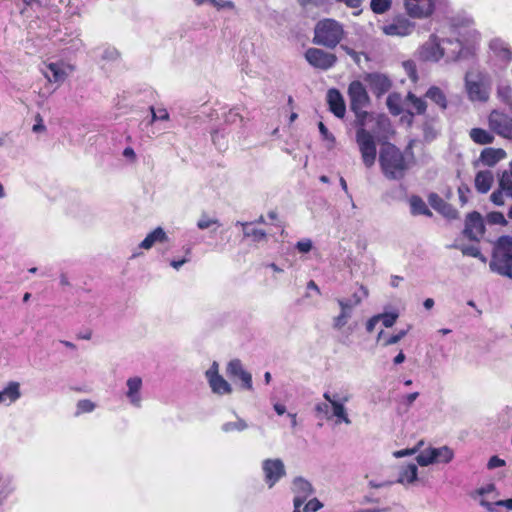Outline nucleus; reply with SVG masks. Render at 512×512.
Segmentation results:
<instances>
[{
    "instance_id": "nucleus-1",
    "label": "nucleus",
    "mask_w": 512,
    "mask_h": 512,
    "mask_svg": "<svg viewBox=\"0 0 512 512\" xmlns=\"http://www.w3.org/2000/svg\"><path fill=\"white\" fill-rule=\"evenodd\" d=\"M414 140H410L405 152L391 143L385 144L379 154V163L383 175L389 180H401L405 177L414 159Z\"/></svg>"
},
{
    "instance_id": "nucleus-2",
    "label": "nucleus",
    "mask_w": 512,
    "mask_h": 512,
    "mask_svg": "<svg viewBox=\"0 0 512 512\" xmlns=\"http://www.w3.org/2000/svg\"><path fill=\"white\" fill-rule=\"evenodd\" d=\"M344 36L345 30L340 22L332 18H325L316 23L312 42L315 45L333 49L343 40Z\"/></svg>"
},
{
    "instance_id": "nucleus-3",
    "label": "nucleus",
    "mask_w": 512,
    "mask_h": 512,
    "mask_svg": "<svg viewBox=\"0 0 512 512\" xmlns=\"http://www.w3.org/2000/svg\"><path fill=\"white\" fill-rule=\"evenodd\" d=\"M490 269L499 275L512 278V236H501L495 242Z\"/></svg>"
},
{
    "instance_id": "nucleus-4",
    "label": "nucleus",
    "mask_w": 512,
    "mask_h": 512,
    "mask_svg": "<svg viewBox=\"0 0 512 512\" xmlns=\"http://www.w3.org/2000/svg\"><path fill=\"white\" fill-rule=\"evenodd\" d=\"M348 96L350 109L356 117L354 125L365 126L369 114L364 108L368 106L370 99L364 85L360 81L351 82L348 87Z\"/></svg>"
},
{
    "instance_id": "nucleus-5",
    "label": "nucleus",
    "mask_w": 512,
    "mask_h": 512,
    "mask_svg": "<svg viewBox=\"0 0 512 512\" xmlns=\"http://www.w3.org/2000/svg\"><path fill=\"white\" fill-rule=\"evenodd\" d=\"M356 142L359 147L362 161L367 168H371L376 161L377 147L373 135L365 129V126H355Z\"/></svg>"
},
{
    "instance_id": "nucleus-6",
    "label": "nucleus",
    "mask_w": 512,
    "mask_h": 512,
    "mask_svg": "<svg viewBox=\"0 0 512 512\" xmlns=\"http://www.w3.org/2000/svg\"><path fill=\"white\" fill-rule=\"evenodd\" d=\"M454 457V452L448 446L440 448H427L421 451L417 457V463L422 466H428L433 463H449Z\"/></svg>"
},
{
    "instance_id": "nucleus-7",
    "label": "nucleus",
    "mask_w": 512,
    "mask_h": 512,
    "mask_svg": "<svg viewBox=\"0 0 512 512\" xmlns=\"http://www.w3.org/2000/svg\"><path fill=\"white\" fill-rule=\"evenodd\" d=\"M304 57L312 67L324 71L332 68L337 62L335 54L314 47L308 48Z\"/></svg>"
},
{
    "instance_id": "nucleus-8",
    "label": "nucleus",
    "mask_w": 512,
    "mask_h": 512,
    "mask_svg": "<svg viewBox=\"0 0 512 512\" xmlns=\"http://www.w3.org/2000/svg\"><path fill=\"white\" fill-rule=\"evenodd\" d=\"M463 235L470 241L479 242L485 234V223L478 211L468 213L464 221Z\"/></svg>"
},
{
    "instance_id": "nucleus-9",
    "label": "nucleus",
    "mask_w": 512,
    "mask_h": 512,
    "mask_svg": "<svg viewBox=\"0 0 512 512\" xmlns=\"http://www.w3.org/2000/svg\"><path fill=\"white\" fill-rule=\"evenodd\" d=\"M489 127L500 136L512 138V117L508 114L493 110L488 116Z\"/></svg>"
},
{
    "instance_id": "nucleus-10",
    "label": "nucleus",
    "mask_w": 512,
    "mask_h": 512,
    "mask_svg": "<svg viewBox=\"0 0 512 512\" xmlns=\"http://www.w3.org/2000/svg\"><path fill=\"white\" fill-rule=\"evenodd\" d=\"M227 376L233 381L239 379L241 381V388L251 391L253 389L252 375L246 371L239 359L231 360L226 368Z\"/></svg>"
},
{
    "instance_id": "nucleus-11",
    "label": "nucleus",
    "mask_w": 512,
    "mask_h": 512,
    "mask_svg": "<svg viewBox=\"0 0 512 512\" xmlns=\"http://www.w3.org/2000/svg\"><path fill=\"white\" fill-rule=\"evenodd\" d=\"M414 23L403 16L395 17L390 23L382 28L383 33L388 36H407L414 30Z\"/></svg>"
},
{
    "instance_id": "nucleus-12",
    "label": "nucleus",
    "mask_w": 512,
    "mask_h": 512,
    "mask_svg": "<svg viewBox=\"0 0 512 512\" xmlns=\"http://www.w3.org/2000/svg\"><path fill=\"white\" fill-rule=\"evenodd\" d=\"M265 481L273 487L285 475L284 464L280 459H267L263 462Z\"/></svg>"
},
{
    "instance_id": "nucleus-13",
    "label": "nucleus",
    "mask_w": 512,
    "mask_h": 512,
    "mask_svg": "<svg viewBox=\"0 0 512 512\" xmlns=\"http://www.w3.org/2000/svg\"><path fill=\"white\" fill-rule=\"evenodd\" d=\"M405 8L411 17H427L434 11V0H405Z\"/></svg>"
},
{
    "instance_id": "nucleus-14",
    "label": "nucleus",
    "mask_w": 512,
    "mask_h": 512,
    "mask_svg": "<svg viewBox=\"0 0 512 512\" xmlns=\"http://www.w3.org/2000/svg\"><path fill=\"white\" fill-rule=\"evenodd\" d=\"M206 376L212 391L216 394H230L232 392L231 385L218 373V365L214 363L206 372Z\"/></svg>"
},
{
    "instance_id": "nucleus-15",
    "label": "nucleus",
    "mask_w": 512,
    "mask_h": 512,
    "mask_svg": "<svg viewBox=\"0 0 512 512\" xmlns=\"http://www.w3.org/2000/svg\"><path fill=\"white\" fill-rule=\"evenodd\" d=\"M324 399L332 406V417H336L338 422L350 424V419L346 413L344 403L348 401V397H339L337 394L331 395L329 392L323 394Z\"/></svg>"
},
{
    "instance_id": "nucleus-16",
    "label": "nucleus",
    "mask_w": 512,
    "mask_h": 512,
    "mask_svg": "<svg viewBox=\"0 0 512 512\" xmlns=\"http://www.w3.org/2000/svg\"><path fill=\"white\" fill-rule=\"evenodd\" d=\"M428 202L433 209L442 214L444 217L448 219L458 218V211L437 193H430L428 195Z\"/></svg>"
},
{
    "instance_id": "nucleus-17",
    "label": "nucleus",
    "mask_w": 512,
    "mask_h": 512,
    "mask_svg": "<svg viewBox=\"0 0 512 512\" xmlns=\"http://www.w3.org/2000/svg\"><path fill=\"white\" fill-rule=\"evenodd\" d=\"M293 491L295 493L293 500L294 507L300 508L307 498L313 493V487L307 480L303 478H296L293 482Z\"/></svg>"
},
{
    "instance_id": "nucleus-18",
    "label": "nucleus",
    "mask_w": 512,
    "mask_h": 512,
    "mask_svg": "<svg viewBox=\"0 0 512 512\" xmlns=\"http://www.w3.org/2000/svg\"><path fill=\"white\" fill-rule=\"evenodd\" d=\"M329 110L338 118H343L346 113V106L341 93L335 89H329L327 93Z\"/></svg>"
},
{
    "instance_id": "nucleus-19",
    "label": "nucleus",
    "mask_w": 512,
    "mask_h": 512,
    "mask_svg": "<svg viewBox=\"0 0 512 512\" xmlns=\"http://www.w3.org/2000/svg\"><path fill=\"white\" fill-rule=\"evenodd\" d=\"M407 108V113L411 116L424 115L427 111V102L424 98L418 97L413 92L409 91L404 100Z\"/></svg>"
},
{
    "instance_id": "nucleus-20",
    "label": "nucleus",
    "mask_w": 512,
    "mask_h": 512,
    "mask_svg": "<svg viewBox=\"0 0 512 512\" xmlns=\"http://www.w3.org/2000/svg\"><path fill=\"white\" fill-rule=\"evenodd\" d=\"M368 81L372 91L378 96L387 93L392 87L391 80L383 74H370L368 76Z\"/></svg>"
},
{
    "instance_id": "nucleus-21",
    "label": "nucleus",
    "mask_w": 512,
    "mask_h": 512,
    "mask_svg": "<svg viewBox=\"0 0 512 512\" xmlns=\"http://www.w3.org/2000/svg\"><path fill=\"white\" fill-rule=\"evenodd\" d=\"M466 90L472 101L485 102L489 98L488 90L480 82L466 80Z\"/></svg>"
},
{
    "instance_id": "nucleus-22",
    "label": "nucleus",
    "mask_w": 512,
    "mask_h": 512,
    "mask_svg": "<svg viewBox=\"0 0 512 512\" xmlns=\"http://www.w3.org/2000/svg\"><path fill=\"white\" fill-rule=\"evenodd\" d=\"M168 241L166 232L161 227L155 228L151 231L144 240L139 244V247L145 250L152 248L156 243H164Z\"/></svg>"
},
{
    "instance_id": "nucleus-23",
    "label": "nucleus",
    "mask_w": 512,
    "mask_h": 512,
    "mask_svg": "<svg viewBox=\"0 0 512 512\" xmlns=\"http://www.w3.org/2000/svg\"><path fill=\"white\" fill-rule=\"evenodd\" d=\"M425 98L433 102L442 112L448 107L445 93L437 86H431L425 93Z\"/></svg>"
},
{
    "instance_id": "nucleus-24",
    "label": "nucleus",
    "mask_w": 512,
    "mask_h": 512,
    "mask_svg": "<svg viewBox=\"0 0 512 512\" xmlns=\"http://www.w3.org/2000/svg\"><path fill=\"white\" fill-rule=\"evenodd\" d=\"M127 397L129 398L130 402L134 405L139 407L141 403V397H140V390L142 387V380L140 377H132L127 380Z\"/></svg>"
},
{
    "instance_id": "nucleus-25",
    "label": "nucleus",
    "mask_w": 512,
    "mask_h": 512,
    "mask_svg": "<svg viewBox=\"0 0 512 512\" xmlns=\"http://www.w3.org/2000/svg\"><path fill=\"white\" fill-rule=\"evenodd\" d=\"M493 173L489 170L479 171L475 176V188L479 193H487L493 184Z\"/></svg>"
},
{
    "instance_id": "nucleus-26",
    "label": "nucleus",
    "mask_w": 512,
    "mask_h": 512,
    "mask_svg": "<svg viewBox=\"0 0 512 512\" xmlns=\"http://www.w3.org/2000/svg\"><path fill=\"white\" fill-rule=\"evenodd\" d=\"M505 156L503 149L496 148H485L480 154V161L487 166H494Z\"/></svg>"
},
{
    "instance_id": "nucleus-27",
    "label": "nucleus",
    "mask_w": 512,
    "mask_h": 512,
    "mask_svg": "<svg viewBox=\"0 0 512 512\" xmlns=\"http://www.w3.org/2000/svg\"><path fill=\"white\" fill-rule=\"evenodd\" d=\"M490 49L496 57L505 62L512 60V51L509 46L500 39H494L490 42Z\"/></svg>"
},
{
    "instance_id": "nucleus-28",
    "label": "nucleus",
    "mask_w": 512,
    "mask_h": 512,
    "mask_svg": "<svg viewBox=\"0 0 512 512\" xmlns=\"http://www.w3.org/2000/svg\"><path fill=\"white\" fill-rule=\"evenodd\" d=\"M359 289L361 294L354 293L349 299H337V303L340 308H349L351 310L352 308L360 305L364 298L368 297L369 292L365 286L360 285Z\"/></svg>"
},
{
    "instance_id": "nucleus-29",
    "label": "nucleus",
    "mask_w": 512,
    "mask_h": 512,
    "mask_svg": "<svg viewBox=\"0 0 512 512\" xmlns=\"http://www.w3.org/2000/svg\"><path fill=\"white\" fill-rule=\"evenodd\" d=\"M409 204H410V212L412 215H424L431 217L432 212L426 205L425 201L418 195H412L409 198Z\"/></svg>"
},
{
    "instance_id": "nucleus-30",
    "label": "nucleus",
    "mask_w": 512,
    "mask_h": 512,
    "mask_svg": "<svg viewBox=\"0 0 512 512\" xmlns=\"http://www.w3.org/2000/svg\"><path fill=\"white\" fill-rule=\"evenodd\" d=\"M469 136L478 145H487L494 141L493 134L483 128H472L469 131Z\"/></svg>"
},
{
    "instance_id": "nucleus-31",
    "label": "nucleus",
    "mask_w": 512,
    "mask_h": 512,
    "mask_svg": "<svg viewBox=\"0 0 512 512\" xmlns=\"http://www.w3.org/2000/svg\"><path fill=\"white\" fill-rule=\"evenodd\" d=\"M21 396L20 385L18 382H10L7 387L0 391V403L8 401L9 403L15 402Z\"/></svg>"
},
{
    "instance_id": "nucleus-32",
    "label": "nucleus",
    "mask_w": 512,
    "mask_h": 512,
    "mask_svg": "<svg viewBox=\"0 0 512 512\" xmlns=\"http://www.w3.org/2000/svg\"><path fill=\"white\" fill-rule=\"evenodd\" d=\"M48 70L52 73V76H49L45 73V77L49 82H63L67 76V73L64 70L63 63H49L46 65Z\"/></svg>"
},
{
    "instance_id": "nucleus-33",
    "label": "nucleus",
    "mask_w": 512,
    "mask_h": 512,
    "mask_svg": "<svg viewBox=\"0 0 512 512\" xmlns=\"http://www.w3.org/2000/svg\"><path fill=\"white\" fill-rule=\"evenodd\" d=\"M435 122V118L427 117L422 124L423 137L426 141H432L437 137L438 131Z\"/></svg>"
},
{
    "instance_id": "nucleus-34",
    "label": "nucleus",
    "mask_w": 512,
    "mask_h": 512,
    "mask_svg": "<svg viewBox=\"0 0 512 512\" xmlns=\"http://www.w3.org/2000/svg\"><path fill=\"white\" fill-rule=\"evenodd\" d=\"M386 104L392 115H400L403 111L401 107V98L397 93L389 94L386 100Z\"/></svg>"
},
{
    "instance_id": "nucleus-35",
    "label": "nucleus",
    "mask_w": 512,
    "mask_h": 512,
    "mask_svg": "<svg viewBox=\"0 0 512 512\" xmlns=\"http://www.w3.org/2000/svg\"><path fill=\"white\" fill-rule=\"evenodd\" d=\"M351 317L349 308H341V312L338 316L333 318L332 326L336 330L342 329Z\"/></svg>"
},
{
    "instance_id": "nucleus-36",
    "label": "nucleus",
    "mask_w": 512,
    "mask_h": 512,
    "mask_svg": "<svg viewBox=\"0 0 512 512\" xmlns=\"http://www.w3.org/2000/svg\"><path fill=\"white\" fill-rule=\"evenodd\" d=\"M392 5L391 0H371L370 8L375 14H383L387 12Z\"/></svg>"
},
{
    "instance_id": "nucleus-37",
    "label": "nucleus",
    "mask_w": 512,
    "mask_h": 512,
    "mask_svg": "<svg viewBox=\"0 0 512 512\" xmlns=\"http://www.w3.org/2000/svg\"><path fill=\"white\" fill-rule=\"evenodd\" d=\"M95 409V404L89 399H82L77 402L76 415L90 413Z\"/></svg>"
},
{
    "instance_id": "nucleus-38",
    "label": "nucleus",
    "mask_w": 512,
    "mask_h": 512,
    "mask_svg": "<svg viewBox=\"0 0 512 512\" xmlns=\"http://www.w3.org/2000/svg\"><path fill=\"white\" fill-rule=\"evenodd\" d=\"M499 188L509 196H512V177L508 172H504L499 180Z\"/></svg>"
},
{
    "instance_id": "nucleus-39",
    "label": "nucleus",
    "mask_w": 512,
    "mask_h": 512,
    "mask_svg": "<svg viewBox=\"0 0 512 512\" xmlns=\"http://www.w3.org/2000/svg\"><path fill=\"white\" fill-rule=\"evenodd\" d=\"M463 255L478 258L483 262H486V257L481 253L480 249L476 246H464L461 248Z\"/></svg>"
},
{
    "instance_id": "nucleus-40",
    "label": "nucleus",
    "mask_w": 512,
    "mask_h": 512,
    "mask_svg": "<svg viewBox=\"0 0 512 512\" xmlns=\"http://www.w3.org/2000/svg\"><path fill=\"white\" fill-rule=\"evenodd\" d=\"M244 226H247V224H245ZM244 235L246 237H252L254 241H261V240H264L266 238V233L265 231L261 230V229H251L249 230L247 227H244Z\"/></svg>"
},
{
    "instance_id": "nucleus-41",
    "label": "nucleus",
    "mask_w": 512,
    "mask_h": 512,
    "mask_svg": "<svg viewBox=\"0 0 512 512\" xmlns=\"http://www.w3.org/2000/svg\"><path fill=\"white\" fill-rule=\"evenodd\" d=\"M487 221L490 224H497V225H503V226L507 224V221H506L503 213L498 212V211H493V212L488 213Z\"/></svg>"
},
{
    "instance_id": "nucleus-42",
    "label": "nucleus",
    "mask_w": 512,
    "mask_h": 512,
    "mask_svg": "<svg viewBox=\"0 0 512 512\" xmlns=\"http://www.w3.org/2000/svg\"><path fill=\"white\" fill-rule=\"evenodd\" d=\"M220 225L219 221L215 218H210L207 215L203 214L202 217L197 222V227L201 230L207 229L212 225Z\"/></svg>"
},
{
    "instance_id": "nucleus-43",
    "label": "nucleus",
    "mask_w": 512,
    "mask_h": 512,
    "mask_svg": "<svg viewBox=\"0 0 512 512\" xmlns=\"http://www.w3.org/2000/svg\"><path fill=\"white\" fill-rule=\"evenodd\" d=\"M417 479V467L415 465H409L402 473V480H406L408 483H412Z\"/></svg>"
},
{
    "instance_id": "nucleus-44",
    "label": "nucleus",
    "mask_w": 512,
    "mask_h": 512,
    "mask_svg": "<svg viewBox=\"0 0 512 512\" xmlns=\"http://www.w3.org/2000/svg\"><path fill=\"white\" fill-rule=\"evenodd\" d=\"M379 317V320L382 321V324L386 327V328H389V327H392L397 318H398V314L396 313H384V314H381V315H378Z\"/></svg>"
},
{
    "instance_id": "nucleus-45",
    "label": "nucleus",
    "mask_w": 512,
    "mask_h": 512,
    "mask_svg": "<svg viewBox=\"0 0 512 512\" xmlns=\"http://www.w3.org/2000/svg\"><path fill=\"white\" fill-rule=\"evenodd\" d=\"M470 192H471V190H470L469 186L466 184H461L458 187V196H459V201H460L461 206H464L468 203V200H469L468 196H469Z\"/></svg>"
},
{
    "instance_id": "nucleus-46",
    "label": "nucleus",
    "mask_w": 512,
    "mask_h": 512,
    "mask_svg": "<svg viewBox=\"0 0 512 512\" xmlns=\"http://www.w3.org/2000/svg\"><path fill=\"white\" fill-rule=\"evenodd\" d=\"M322 503L317 499L309 500L304 506V512H316L322 507Z\"/></svg>"
},
{
    "instance_id": "nucleus-47",
    "label": "nucleus",
    "mask_w": 512,
    "mask_h": 512,
    "mask_svg": "<svg viewBox=\"0 0 512 512\" xmlns=\"http://www.w3.org/2000/svg\"><path fill=\"white\" fill-rule=\"evenodd\" d=\"M150 110L152 113V121L169 119V113L166 109H158V111H155L154 107H151Z\"/></svg>"
},
{
    "instance_id": "nucleus-48",
    "label": "nucleus",
    "mask_w": 512,
    "mask_h": 512,
    "mask_svg": "<svg viewBox=\"0 0 512 512\" xmlns=\"http://www.w3.org/2000/svg\"><path fill=\"white\" fill-rule=\"evenodd\" d=\"M504 192L503 190H501L500 188L495 190L491 196H490V199L491 201L495 204V205H498V206H501L504 204L505 200H504Z\"/></svg>"
},
{
    "instance_id": "nucleus-49",
    "label": "nucleus",
    "mask_w": 512,
    "mask_h": 512,
    "mask_svg": "<svg viewBox=\"0 0 512 512\" xmlns=\"http://www.w3.org/2000/svg\"><path fill=\"white\" fill-rule=\"evenodd\" d=\"M246 424L245 422L243 421H238V422H228L226 424L223 425V430L226 431V432H230V431H233V430H243L246 428Z\"/></svg>"
},
{
    "instance_id": "nucleus-50",
    "label": "nucleus",
    "mask_w": 512,
    "mask_h": 512,
    "mask_svg": "<svg viewBox=\"0 0 512 512\" xmlns=\"http://www.w3.org/2000/svg\"><path fill=\"white\" fill-rule=\"evenodd\" d=\"M296 248L300 253H308L312 249V241L303 239L296 243Z\"/></svg>"
},
{
    "instance_id": "nucleus-51",
    "label": "nucleus",
    "mask_w": 512,
    "mask_h": 512,
    "mask_svg": "<svg viewBox=\"0 0 512 512\" xmlns=\"http://www.w3.org/2000/svg\"><path fill=\"white\" fill-rule=\"evenodd\" d=\"M319 132L322 135L323 139L335 142V137L332 133L329 132L328 128L325 126L323 122L318 123Z\"/></svg>"
},
{
    "instance_id": "nucleus-52",
    "label": "nucleus",
    "mask_w": 512,
    "mask_h": 512,
    "mask_svg": "<svg viewBox=\"0 0 512 512\" xmlns=\"http://www.w3.org/2000/svg\"><path fill=\"white\" fill-rule=\"evenodd\" d=\"M406 335V331L402 330L398 334L391 335L383 342L384 346H389L399 342Z\"/></svg>"
},
{
    "instance_id": "nucleus-53",
    "label": "nucleus",
    "mask_w": 512,
    "mask_h": 512,
    "mask_svg": "<svg viewBox=\"0 0 512 512\" xmlns=\"http://www.w3.org/2000/svg\"><path fill=\"white\" fill-rule=\"evenodd\" d=\"M315 411L318 415H324L327 417V419H331V416L329 415V403H318L315 406Z\"/></svg>"
},
{
    "instance_id": "nucleus-54",
    "label": "nucleus",
    "mask_w": 512,
    "mask_h": 512,
    "mask_svg": "<svg viewBox=\"0 0 512 512\" xmlns=\"http://www.w3.org/2000/svg\"><path fill=\"white\" fill-rule=\"evenodd\" d=\"M210 3L216 7L217 9H223L228 8L232 9L234 8V3L232 1H225V0H211Z\"/></svg>"
},
{
    "instance_id": "nucleus-55",
    "label": "nucleus",
    "mask_w": 512,
    "mask_h": 512,
    "mask_svg": "<svg viewBox=\"0 0 512 512\" xmlns=\"http://www.w3.org/2000/svg\"><path fill=\"white\" fill-rule=\"evenodd\" d=\"M504 465L505 461L503 459L499 458L498 456H492L488 461L487 467L489 469H494L497 467H502Z\"/></svg>"
},
{
    "instance_id": "nucleus-56",
    "label": "nucleus",
    "mask_w": 512,
    "mask_h": 512,
    "mask_svg": "<svg viewBox=\"0 0 512 512\" xmlns=\"http://www.w3.org/2000/svg\"><path fill=\"white\" fill-rule=\"evenodd\" d=\"M496 489L495 485L493 483H489L485 486H482L476 490V493L478 495H486L491 492H493Z\"/></svg>"
},
{
    "instance_id": "nucleus-57",
    "label": "nucleus",
    "mask_w": 512,
    "mask_h": 512,
    "mask_svg": "<svg viewBox=\"0 0 512 512\" xmlns=\"http://www.w3.org/2000/svg\"><path fill=\"white\" fill-rule=\"evenodd\" d=\"M36 123L33 125L32 130L34 132H42L45 131V125L43 124V119L40 114L36 115Z\"/></svg>"
},
{
    "instance_id": "nucleus-58",
    "label": "nucleus",
    "mask_w": 512,
    "mask_h": 512,
    "mask_svg": "<svg viewBox=\"0 0 512 512\" xmlns=\"http://www.w3.org/2000/svg\"><path fill=\"white\" fill-rule=\"evenodd\" d=\"M404 65H405L406 69L408 70L410 78L413 80H416L417 72H416V68H415L413 62L408 61Z\"/></svg>"
},
{
    "instance_id": "nucleus-59",
    "label": "nucleus",
    "mask_w": 512,
    "mask_h": 512,
    "mask_svg": "<svg viewBox=\"0 0 512 512\" xmlns=\"http://www.w3.org/2000/svg\"><path fill=\"white\" fill-rule=\"evenodd\" d=\"M379 321V317L378 316H374L372 318H370L367 323H366V330L367 332H372L374 330V327L376 325V323Z\"/></svg>"
},
{
    "instance_id": "nucleus-60",
    "label": "nucleus",
    "mask_w": 512,
    "mask_h": 512,
    "mask_svg": "<svg viewBox=\"0 0 512 512\" xmlns=\"http://www.w3.org/2000/svg\"><path fill=\"white\" fill-rule=\"evenodd\" d=\"M418 396H419L418 392H413V393L407 394L405 397V403L408 406L412 405V403L417 399Z\"/></svg>"
},
{
    "instance_id": "nucleus-61",
    "label": "nucleus",
    "mask_w": 512,
    "mask_h": 512,
    "mask_svg": "<svg viewBox=\"0 0 512 512\" xmlns=\"http://www.w3.org/2000/svg\"><path fill=\"white\" fill-rule=\"evenodd\" d=\"M495 505L503 506V507H506L507 509L512 510V498L506 499V500H499V501L495 502Z\"/></svg>"
},
{
    "instance_id": "nucleus-62",
    "label": "nucleus",
    "mask_w": 512,
    "mask_h": 512,
    "mask_svg": "<svg viewBox=\"0 0 512 512\" xmlns=\"http://www.w3.org/2000/svg\"><path fill=\"white\" fill-rule=\"evenodd\" d=\"M91 336H92V331L90 329H87L84 332L78 333L77 339L90 340Z\"/></svg>"
},
{
    "instance_id": "nucleus-63",
    "label": "nucleus",
    "mask_w": 512,
    "mask_h": 512,
    "mask_svg": "<svg viewBox=\"0 0 512 512\" xmlns=\"http://www.w3.org/2000/svg\"><path fill=\"white\" fill-rule=\"evenodd\" d=\"M123 155L127 158H130L131 160L136 159V154H135L133 148H131V147L125 148L123 151Z\"/></svg>"
},
{
    "instance_id": "nucleus-64",
    "label": "nucleus",
    "mask_w": 512,
    "mask_h": 512,
    "mask_svg": "<svg viewBox=\"0 0 512 512\" xmlns=\"http://www.w3.org/2000/svg\"><path fill=\"white\" fill-rule=\"evenodd\" d=\"M273 407L278 415H283L286 412V407L283 404L275 403Z\"/></svg>"
}]
</instances>
